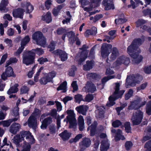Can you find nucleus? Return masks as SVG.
<instances>
[{
	"mask_svg": "<svg viewBox=\"0 0 151 151\" xmlns=\"http://www.w3.org/2000/svg\"><path fill=\"white\" fill-rule=\"evenodd\" d=\"M21 140L24 141L23 144L32 145L35 143V140L31 133L29 131H22L20 132Z\"/></svg>",
	"mask_w": 151,
	"mask_h": 151,
	"instance_id": "20e7f679",
	"label": "nucleus"
},
{
	"mask_svg": "<svg viewBox=\"0 0 151 151\" xmlns=\"http://www.w3.org/2000/svg\"><path fill=\"white\" fill-rule=\"evenodd\" d=\"M97 76V74L95 73H89L87 75V78L90 79L95 78Z\"/></svg>",
	"mask_w": 151,
	"mask_h": 151,
	"instance_id": "774afa93",
	"label": "nucleus"
},
{
	"mask_svg": "<svg viewBox=\"0 0 151 151\" xmlns=\"http://www.w3.org/2000/svg\"><path fill=\"white\" fill-rule=\"evenodd\" d=\"M142 98L138 97L136 99L131 101L130 104L128 107V109H138L144 106L146 103V101L145 100L143 101H142Z\"/></svg>",
	"mask_w": 151,
	"mask_h": 151,
	"instance_id": "0eeeda50",
	"label": "nucleus"
},
{
	"mask_svg": "<svg viewBox=\"0 0 151 151\" xmlns=\"http://www.w3.org/2000/svg\"><path fill=\"white\" fill-rule=\"evenodd\" d=\"M119 51L116 48L113 47L112 49L111 54L110 58L111 60H114L117 56L119 55Z\"/></svg>",
	"mask_w": 151,
	"mask_h": 151,
	"instance_id": "c756f323",
	"label": "nucleus"
},
{
	"mask_svg": "<svg viewBox=\"0 0 151 151\" xmlns=\"http://www.w3.org/2000/svg\"><path fill=\"white\" fill-rule=\"evenodd\" d=\"M146 112L148 115H151V104L148 103L146 106Z\"/></svg>",
	"mask_w": 151,
	"mask_h": 151,
	"instance_id": "de8ad7c7",
	"label": "nucleus"
},
{
	"mask_svg": "<svg viewBox=\"0 0 151 151\" xmlns=\"http://www.w3.org/2000/svg\"><path fill=\"white\" fill-rule=\"evenodd\" d=\"M102 4L105 6V10H109L114 9V4H113V0H104Z\"/></svg>",
	"mask_w": 151,
	"mask_h": 151,
	"instance_id": "aec40b11",
	"label": "nucleus"
},
{
	"mask_svg": "<svg viewBox=\"0 0 151 151\" xmlns=\"http://www.w3.org/2000/svg\"><path fill=\"white\" fill-rule=\"evenodd\" d=\"M21 127V126L19 124L16 123H13L10 127V132L14 134H16L17 132L19 131Z\"/></svg>",
	"mask_w": 151,
	"mask_h": 151,
	"instance_id": "4be33fe9",
	"label": "nucleus"
},
{
	"mask_svg": "<svg viewBox=\"0 0 151 151\" xmlns=\"http://www.w3.org/2000/svg\"><path fill=\"white\" fill-rule=\"evenodd\" d=\"M41 111L39 109L36 108H35L33 112L32 113L31 116L35 117L37 119L39 118L41 114Z\"/></svg>",
	"mask_w": 151,
	"mask_h": 151,
	"instance_id": "4c0bfd02",
	"label": "nucleus"
},
{
	"mask_svg": "<svg viewBox=\"0 0 151 151\" xmlns=\"http://www.w3.org/2000/svg\"><path fill=\"white\" fill-rule=\"evenodd\" d=\"M104 111L102 108H100L96 111V116L98 118H101L104 117Z\"/></svg>",
	"mask_w": 151,
	"mask_h": 151,
	"instance_id": "37998d69",
	"label": "nucleus"
},
{
	"mask_svg": "<svg viewBox=\"0 0 151 151\" xmlns=\"http://www.w3.org/2000/svg\"><path fill=\"white\" fill-rule=\"evenodd\" d=\"M56 32L58 35H63L67 33V30L64 28L60 27L57 29Z\"/></svg>",
	"mask_w": 151,
	"mask_h": 151,
	"instance_id": "79ce46f5",
	"label": "nucleus"
},
{
	"mask_svg": "<svg viewBox=\"0 0 151 151\" xmlns=\"http://www.w3.org/2000/svg\"><path fill=\"white\" fill-rule=\"evenodd\" d=\"M18 86L19 85L17 83H16L13 86H11L7 91V94L10 95L11 94L17 93L18 91Z\"/></svg>",
	"mask_w": 151,
	"mask_h": 151,
	"instance_id": "c85d7f7f",
	"label": "nucleus"
},
{
	"mask_svg": "<svg viewBox=\"0 0 151 151\" xmlns=\"http://www.w3.org/2000/svg\"><path fill=\"white\" fill-rule=\"evenodd\" d=\"M124 127L126 132L127 133L131 132V129L129 122H126L124 124Z\"/></svg>",
	"mask_w": 151,
	"mask_h": 151,
	"instance_id": "3c124183",
	"label": "nucleus"
},
{
	"mask_svg": "<svg viewBox=\"0 0 151 151\" xmlns=\"http://www.w3.org/2000/svg\"><path fill=\"white\" fill-rule=\"evenodd\" d=\"M71 135V133L69 132L66 130H65L59 134V136L64 141L68 140L70 137Z\"/></svg>",
	"mask_w": 151,
	"mask_h": 151,
	"instance_id": "cd10ccee",
	"label": "nucleus"
},
{
	"mask_svg": "<svg viewBox=\"0 0 151 151\" xmlns=\"http://www.w3.org/2000/svg\"><path fill=\"white\" fill-rule=\"evenodd\" d=\"M9 1L8 0H2L0 3V11L2 12H7L9 10L7 6L8 5Z\"/></svg>",
	"mask_w": 151,
	"mask_h": 151,
	"instance_id": "412c9836",
	"label": "nucleus"
},
{
	"mask_svg": "<svg viewBox=\"0 0 151 151\" xmlns=\"http://www.w3.org/2000/svg\"><path fill=\"white\" fill-rule=\"evenodd\" d=\"M112 45L109 44H103L101 48V54L103 58H106L108 56L111 52Z\"/></svg>",
	"mask_w": 151,
	"mask_h": 151,
	"instance_id": "ddd939ff",
	"label": "nucleus"
},
{
	"mask_svg": "<svg viewBox=\"0 0 151 151\" xmlns=\"http://www.w3.org/2000/svg\"><path fill=\"white\" fill-rule=\"evenodd\" d=\"M84 88L85 91L90 92L91 93H93L96 90V87L94 84L89 82H87L86 85Z\"/></svg>",
	"mask_w": 151,
	"mask_h": 151,
	"instance_id": "5701e85b",
	"label": "nucleus"
},
{
	"mask_svg": "<svg viewBox=\"0 0 151 151\" xmlns=\"http://www.w3.org/2000/svg\"><path fill=\"white\" fill-rule=\"evenodd\" d=\"M31 51H32L35 54L36 53L39 55L42 54L44 52V51L41 48H37L36 49H32Z\"/></svg>",
	"mask_w": 151,
	"mask_h": 151,
	"instance_id": "c03bdc74",
	"label": "nucleus"
},
{
	"mask_svg": "<svg viewBox=\"0 0 151 151\" xmlns=\"http://www.w3.org/2000/svg\"><path fill=\"white\" fill-rule=\"evenodd\" d=\"M91 144V141L89 138L85 137L83 139L82 141L79 143L80 147L84 149L89 147Z\"/></svg>",
	"mask_w": 151,
	"mask_h": 151,
	"instance_id": "6ab92c4d",
	"label": "nucleus"
},
{
	"mask_svg": "<svg viewBox=\"0 0 151 151\" xmlns=\"http://www.w3.org/2000/svg\"><path fill=\"white\" fill-rule=\"evenodd\" d=\"M37 122V118L31 115L29 118L27 122V124L29 127L34 129H36Z\"/></svg>",
	"mask_w": 151,
	"mask_h": 151,
	"instance_id": "a211bd4d",
	"label": "nucleus"
},
{
	"mask_svg": "<svg viewBox=\"0 0 151 151\" xmlns=\"http://www.w3.org/2000/svg\"><path fill=\"white\" fill-rule=\"evenodd\" d=\"M5 72L8 75V77L13 76L15 77V75L14 74L13 70L11 66L8 67L6 69Z\"/></svg>",
	"mask_w": 151,
	"mask_h": 151,
	"instance_id": "e433bc0d",
	"label": "nucleus"
},
{
	"mask_svg": "<svg viewBox=\"0 0 151 151\" xmlns=\"http://www.w3.org/2000/svg\"><path fill=\"white\" fill-rule=\"evenodd\" d=\"M30 38L28 35H27L23 38L22 40L21 43V46H22L24 48L25 46L28 43L29 41Z\"/></svg>",
	"mask_w": 151,
	"mask_h": 151,
	"instance_id": "58836bf2",
	"label": "nucleus"
},
{
	"mask_svg": "<svg viewBox=\"0 0 151 151\" xmlns=\"http://www.w3.org/2000/svg\"><path fill=\"white\" fill-rule=\"evenodd\" d=\"M115 88V91L113 96H110L109 99V101L106 105L108 106H111L115 104L114 101L120 98L121 97L125 91L124 90L119 91L120 84L119 83H116Z\"/></svg>",
	"mask_w": 151,
	"mask_h": 151,
	"instance_id": "f03ea898",
	"label": "nucleus"
},
{
	"mask_svg": "<svg viewBox=\"0 0 151 151\" xmlns=\"http://www.w3.org/2000/svg\"><path fill=\"white\" fill-rule=\"evenodd\" d=\"M133 91L132 89H129L128 93H126L125 96V98L126 100H128L131 97H132L133 94Z\"/></svg>",
	"mask_w": 151,
	"mask_h": 151,
	"instance_id": "49530a36",
	"label": "nucleus"
},
{
	"mask_svg": "<svg viewBox=\"0 0 151 151\" xmlns=\"http://www.w3.org/2000/svg\"><path fill=\"white\" fill-rule=\"evenodd\" d=\"M22 141V140H21V137L20 134H17L15 135L13 139V143L18 146H20L19 143Z\"/></svg>",
	"mask_w": 151,
	"mask_h": 151,
	"instance_id": "2f4dec72",
	"label": "nucleus"
},
{
	"mask_svg": "<svg viewBox=\"0 0 151 151\" xmlns=\"http://www.w3.org/2000/svg\"><path fill=\"white\" fill-rule=\"evenodd\" d=\"M17 121V118L10 119L6 121H2V124L4 127H8L12 122Z\"/></svg>",
	"mask_w": 151,
	"mask_h": 151,
	"instance_id": "c9c22d12",
	"label": "nucleus"
},
{
	"mask_svg": "<svg viewBox=\"0 0 151 151\" xmlns=\"http://www.w3.org/2000/svg\"><path fill=\"white\" fill-rule=\"evenodd\" d=\"M54 54L59 56L62 61H65L68 58L67 54L64 51L60 50H57L53 52Z\"/></svg>",
	"mask_w": 151,
	"mask_h": 151,
	"instance_id": "dca6fc26",
	"label": "nucleus"
},
{
	"mask_svg": "<svg viewBox=\"0 0 151 151\" xmlns=\"http://www.w3.org/2000/svg\"><path fill=\"white\" fill-rule=\"evenodd\" d=\"M143 113L140 110L136 111L134 113L132 120L134 125H137L139 124L143 119Z\"/></svg>",
	"mask_w": 151,
	"mask_h": 151,
	"instance_id": "1a4fd4ad",
	"label": "nucleus"
},
{
	"mask_svg": "<svg viewBox=\"0 0 151 151\" xmlns=\"http://www.w3.org/2000/svg\"><path fill=\"white\" fill-rule=\"evenodd\" d=\"M145 147L147 148L146 151H151V139L145 144Z\"/></svg>",
	"mask_w": 151,
	"mask_h": 151,
	"instance_id": "052dcab7",
	"label": "nucleus"
},
{
	"mask_svg": "<svg viewBox=\"0 0 151 151\" xmlns=\"http://www.w3.org/2000/svg\"><path fill=\"white\" fill-rule=\"evenodd\" d=\"M66 35H67V36L69 38V40L70 43L71 44L74 43L75 41L76 40L75 33L72 31H70L67 32Z\"/></svg>",
	"mask_w": 151,
	"mask_h": 151,
	"instance_id": "7c9ffc66",
	"label": "nucleus"
},
{
	"mask_svg": "<svg viewBox=\"0 0 151 151\" xmlns=\"http://www.w3.org/2000/svg\"><path fill=\"white\" fill-rule=\"evenodd\" d=\"M29 90V88L26 86H22L21 88V93L22 94H24L27 93Z\"/></svg>",
	"mask_w": 151,
	"mask_h": 151,
	"instance_id": "13d9d810",
	"label": "nucleus"
},
{
	"mask_svg": "<svg viewBox=\"0 0 151 151\" xmlns=\"http://www.w3.org/2000/svg\"><path fill=\"white\" fill-rule=\"evenodd\" d=\"M42 122L48 125L52 122V118L51 117H48L45 119Z\"/></svg>",
	"mask_w": 151,
	"mask_h": 151,
	"instance_id": "bf43d9fd",
	"label": "nucleus"
},
{
	"mask_svg": "<svg viewBox=\"0 0 151 151\" xmlns=\"http://www.w3.org/2000/svg\"><path fill=\"white\" fill-rule=\"evenodd\" d=\"M25 11L24 9L19 8L14 9L12 11L13 17L15 18L22 19Z\"/></svg>",
	"mask_w": 151,
	"mask_h": 151,
	"instance_id": "2eb2a0df",
	"label": "nucleus"
},
{
	"mask_svg": "<svg viewBox=\"0 0 151 151\" xmlns=\"http://www.w3.org/2000/svg\"><path fill=\"white\" fill-rule=\"evenodd\" d=\"M93 99V96L92 94H89L87 95L84 99V101L89 102Z\"/></svg>",
	"mask_w": 151,
	"mask_h": 151,
	"instance_id": "603ef678",
	"label": "nucleus"
},
{
	"mask_svg": "<svg viewBox=\"0 0 151 151\" xmlns=\"http://www.w3.org/2000/svg\"><path fill=\"white\" fill-rule=\"evenodd\" d=\"M127 21L126 19H115V23L116 24H122L125 22Z\"/></svg>",
	"mask_w": 151,
	"mask_h": 151,
	"instance_id": "4d7b16f0",
	"label": "nucleus"
},
{
	"mask_svg": "<svg viewBox=\"0 0 151 151\" xmlns=\"http://www.w3.org/2000/svg\"><path fill=\"white\" fill-rule=\"evenodd\" d=\"M57 111L56 109H53L50 111V113L47 114V115H50L55 119L57 118Z\"/></svg>",
	"mask_w": 151,
	"mask_h": 151,
	"instance_id": "a18cd8bd",
	"label": "nucleus"
},
{
	"mask_svg": "<svg viewBox=\"0 0 151 151\" xmlns=\"http://www.w3.org/2000/svg\"><path fill=\"white\" fill-rule=\"evenodd\" d=\"M93 63L92 61H87L86 64L83 65V69L86 70H88L92 69L93 67Z\"/></svg>",
	"mask_w": 151,
	"mask_h": 151,
	"instance_id": "f704fd0d",
	"label": "nucleus"
},
{
	"mask_svg": "<svg viewBox=\"0 0 151 151\" xmlns=\"http://www.w3.org/2000/svg\"><path fill=\"white\" fill-rule=\"evenodd\" d=\"M49 129L50 133L51 134H54L56 132V129L54 125H50L49 127Z\"/></svg>",
	"mask_w": 151,
	"mask_h": 151,
	"instance_id": "338daca9",
	"label": "nucleus"
},
{
	"mask_svg": "<svg viewBox=\"0 0 151 151\" xmlns=\"http://www.w3.org/2000/svg\"><path fill=\"white\" fill-rule=\"evenodd\" d=\"M35 54L32 51L25 50L22 54V62L24 64L28 65L35 63Z\"/></svg>",
	"mask_w": 151,
	"mask_h": 151,
	"instance_id": "7ed1b4c3",
	"label": "nucleus"
},
{
	"mask_svg": "<svg viewBox=\"0 0 151 151\" xmlns=\"http://www.w3.org/2000/svg\"><path fill=\"white\" fill-rule=\"evenodd\" d=\"M56 75V73L54 71L49 72L45 76L40 80V82L41 84L46 85L48 82L52 81L53 78Z\"/></svg>",
	"mask_w": 151,
	"mask_h": 151,
	"instance_id": "9b49d317",
	"label": "nucleus"
},
{
	"mask_svg": "<svg viewBox=\"0 0 151 151\" xmlns=\"http://www.w3.org/2000/svg\"><path fill=\"white\" fill-rule=\"evenodd\" d=\"M81 101H84L82 96L79 94L76 95V103L79 104Z\"/></svg>",
	"mask_w": 151,
	"mask_h": 151,
	"instance_id": "e2e57ef3",
	"label": "nucleus"
},
{
	"mask_svg": "<svg viewBox=\"0 0 151 151\" xmlns=\"http://www.w3.org/2000/svg\"><path fill=\"white\" fill-rule=\"evenodd\" d=\"M1 139H0V148H3L5 145H6L7 146L9 145L10 147H12L13 148V147L12 145V144L10 142V144L7 143V138L5 137L4 139L3 140V143L1 144Z\"/></svg>",
	"mask_w": 151,
	"mask_h": 151,
	"instance_id": "a19ab883",
	"label": "nucleus"
},
{
	"mask_svg": "<svg viewBox=\"0 0 151 151\" xmlns=\"http://www.w3.org/2000/svg\"><path fill=\"white\" fill-rule=\"evenodd\" d=\"M88 109V106L86 105H81L76 108V110L80 114L83 115H86Z\"/></svg>",
	"mask_w": 151,
	"mask_h": 151,
	"instance_id": "a878e982",
	"label": "nucleus"
},
{
	"mask_svg": "<svg viewBox=\"0 0 151 151\" xmlns=\"http://www.w3.org/2000/svg\"><path fill=\"white\" fill-rule=\"evenodd\" d=\"M24 48L22 46H21L19 48L17 51L14 52V55L17 57H19L20 54L22 52Z\"/></svg>",
	"mask_w": 151,
	"mask_h": 151,
	"instance_id": "09e8293b",
	"label": "nucleus"
},
{
	"mask_svg": "<svg viewBox=\"0 0 151 151\" xmlns=\"http://www.w3.org/2000/svg\"><path fill=\"white\" fill-rule=\"evenodd\" d=\"M63 7L62 5H59L53 9L52 11V13L54 16L56 17L58 15Z\"/></svg>",
	"mask_w": 151,
	"mask_h": 151,
	"instance_id": "72a5a7b5",
	"label": "nucleus"
},
{
	"mask_svg": "<svg viewBox=\"0 0 151 151\" xmlns=\"http://www.w3.org/2000/svg\"><path fill=\"white\" fill-rule=\"evenodd\" d=\"M52 4V1L51 0H47L45 3V5L46 9L48 10L50 8V6Z\"/></svg>",
	"mask_w": 151,
	"mask_h": 151,
	"instance_id": "0e129e2a",
	"label": "nucleus"
},
{
	"mask_svg": "<svg viewBox=\"0 0 151 151\" xmlns=\"http://www.w3.org/2000/svg\"><path fill=\"white\" fill-rule=\"evenodd\" d=\"M66 113L68 115L66 119H65L64 121H66L67 123L69 122V128H73L76 126V118L75 115L73 110L71 109L67 110Z\"/></svg>",
	"mask_w": 151,
	"mask_h": 151,
	"instance_id": "423d86ee",
	"label": "nucleus"
},
{
	"mask_svg": "<svg viewBox=\"0 0 151 151\" xmlns=\"http://www.w3.org/2000/svg\"><path fill=\"white\" fill-rule=\"evenodd\" d=\"M37 61L40 64H43L44 63L48 61V59L46 58H44L42 57L40 58L37 60Z\"/></svg>",
	"mask_w": 151,
	"mask_h": 151,
	"instance_id": "680f3d73",
	"label": "nucleus"
},
{
	"mask_svg": "<svg viewBox=\"0 0 151 151\" xmlns=\"http://www.w3.org/2000/svg\"><path fill=\"white\" fill-rule=\"evenodd\" d=\"M146 22V21L143 19H139L136 22V26L137 27H139L142 25L145 24Z\"/></svg>",
	"mask_w": 151,
	"mask_h": 151,
	"instance_id": "864d4df0",
	"label": "nucleus"
},
{
	"mask_svg": "<svg viewBox=\"0 0 151 151\" xmlns=\"http://www.w3.org/2000/svg\"><path fill=\"white\" fill-rule=\"evenodd\" d=\"M66 81H64L58 87L57 90L58 91L62 90L63 92H65L66 91Z\"/></svg>",
	"mask_w": 151,
	"mask_h": 151,
	"instance_id": "ea45409f",
	"label": "nucleus"
},
{
	"mask_svg": "<svg viewBox=\"0 0 151 151\" xmlns=\"http://www.w3.org/2000/svg\"><path fill=\"white\" fill-rule=\"evenodd\" d=\"M41 20L47 23H49L52 21L51 14L50 12H48L45 14L41 17Z\"/></svg>",
	"mask_w": 151,
	"mask_h": 151,
	"instance_id": "b1692460",
	"label": "nucleus"
},
{
	"mask_svg": "<svg viewBox=\"0 0 151 151\" xmlns=\"http://www.w3.org/2000/svg\"><path fill=\"white\" fill-rule=\"evenodd\" d=\"M130 62L129 59L124 56H120L113 64V67L119 66L122 64L127 65Z\"/></svg>",
	"mask_w": 151,
	"mask_h": 151,
	"instance_id": "f8f14e48",
	"label": "nucleus"
},
{
	"mask_svg": "<svg viewBox=\"0 0 151 151\" xmlns=\"http://www.w3.org/2000/svg\"><path fill=\"white\" fill-rule=\"evenodd\" d=\"M99 137L100 138L104 139L101 143L100 150L101 151H106L109 148L110 145L106 134L101 133L100 134Z\"/></svg>",
	"mask_w": 151,
	"mask_h": 151,
	"instance_id": "9d476101",
	"label": "nucleus"
},
{
	"mask_svg": "<svg viewBox=\"0 0 151 151\" xmlns=\"http://www.w3.org/2000/svg\"><path fill=\"white\" fill-rule=\"evenodd\" d=\"M19 108L18 107L14 109L13 110V114L16 117L14 119L17 118V120L18 119H19Z\"/></svg>",
	"mask_w": 151,
	"mask_h": 151,
	"instance_id": "6e6d98bb",
	"label": "nucleus"
},
{
	"mask_svg": "<svg viewBox=\"0 0 151 151\" xmlns=\"http://www.w3.org/2000/svg\"><path fill=\"white\" fill-rule=\"evenodd\" d=\"M97 125V122L95 121L90 126V135L93 136L95 135L96 133V128Z\"/></svg>",
	"mask_w": 151,
	"mask_h": 151,
	"instance_id": "473e14b6",
	"label": "nucleus"
},
{
	"mask_svg": "<svg viewBox=\"0 0 151 151\" xmlns=\"http://www.w3.org/2000/svg\"><path fill=\"white\" fill-rule=\"evenodd\" d=\"M55 44V42L54 41H52L51 42L48 47L50 49V51H52L54 50Z\"/></svg>",
	"mask_w": 151,
	"mask_h": 151,
	"instance_id": "5fc2aeb1",
	"label": "nucleus"
},
{
	"mask_svg": "<svg viewBox=\"0 0 151 151\" xmlns=\"http://www.w3.org/2000/svg\"><path fill=\"white\" fill-rule=\"evenodd\" d=\"M111 131L112 133H116L115 139L116 140H118L121 139L123 140L125 139L124 136L122 135V131L120 129H118L116 131L115 129H112Z\"/></svg>",
	"mask_w": 151,
	"mask_h": 151,
	"instance_id": "393cba45",
	"label": "nucleus"
},
{
	"mask_svg": "<svg viewBox=\"0 0 151 151\" xmlns=\"http://www.w3.org/2000/svg\"><path fill=\"white\" fill-rule=\"evenodd\" d=\"M140 76L135 77L134 75L127 76L126 79V84L132 86H135L136 83H138L139 82L137 79H139Z\"/></svg>",
	"mask_w": 151,
	"mask_h": 151,
	"instance_id": "4468645a",
	"label": "nucleus"
},
{
	"mask_svg": "<svg viewBox=\"0 0 151 151\" xmlns=\"http://www.w3.org/2000/svg\"><path fill=\"white\" fill-rule=\"evenodd\" d=\"M101 0H91V5L90 7H84L86 6L89 5L90 4L87 0H80V2L81 5L84 8V10L86 11L91 10L92 8L97 6L99 5V3Z\"/></svg>",
	"mask_w": 151,
	"mask_h": 151,
	"instance_id": "6e6552de",
	"label": "nucleus"
},
{
	"mask_svg": "<svg viewBox=\"0 0 151 151\" xmlns=\"http://www.w3.org/2000/svg\"><path fill=\"white\" fill-rule=\"evenodd\" d=\"M22 6L25 8L27 13H30L34 9L33 6L29 2H26L22 4Z\"/></svg>",
	"mask_w": 151,
	"mask_h": 151,
	"instance_id": "bb28decb",
	"label": "nucleus"
},
{
	"mask_svg": "<svg viewBox=\"0 0 151 151\" xmlns=\"http://www.w3.org/2000/svg\"><path fill=\"white\" fill-rule=\"evenodd\" d=\"M86 46L85 45H83L82 48L81 49L82 51L80 56V58L78 61V63L79 64H81L82 62L85 60L87 58V55L88 51L86 50Z\"/></svg>",
	"mask_w": 151,
	"mask_h": 151,
	"instance_id": "f3484780",
	"label": "nucleus"
},
{
	"mask_svg": "<svg viewBox=\"0 0 151 151\" xmlns=\"http://www.w3.org/2000/svg\"><path fill=\"white\" fill-rule=\"evenodd\" d=\"M144 40V38L135 39L134 40L131 45L127 48V52L130 56L133 58L132 62L134 64H138L140 62L143 58L139 55L140 50L138 46L141 45Z\"/></svg>",
	"mask_w": 151,
	"mask_h": 151,
	"instance_id": "f257e3e1",
	"label": "nucleus"
},
{
	"mask_svg": "<svg viewBox=\"0 0 151 151\" xmlns=\"http://www.w3.org/2000/svg\"><path fill=\"white\" fill-rule=\"evenodd\" d=\"M32 39L35 40L37 44L45 47L46 45V40L42 33L39 31L35 32L32 35Z\"/></svg>",
	"mask_w": 151,
	"mask_h": 151,
	"instance_id": "39448f33",
	"label": "nucleus"
},
{
	"mask_svg": "<svg viewBox=\"0 0 151 151\" xmlns=\"http://www.w3.org/2000/svg\"><path fill=\"white\" fill-rule=\"evenodd\" d=\"M121 122L120 121L116 120L115 121L113 122L112 123V126L114 127H119L121 124Z\"/></svg>",
	"mask_w": 151,
	"mask_h": 151,
	"instance_id": "69168bd1",
	"label": "nucleus"
},
{
	"mask_svg": "<svg viewBox=\"0 0 151 151\" xmlns=\"http://www.w3.org/2000/svg\"><path fill=\"white\" fill-rule=\"evenodd\" d=\"M31 148V145L28 144H23L22 150L19 151L18 150V151H30Z\"/></svg>",
	"mask_w": 151,
	"mask_h": 151,
	"instance_id": "8fccbe9b",
	"label": "nucleus"
}]
</instances>
